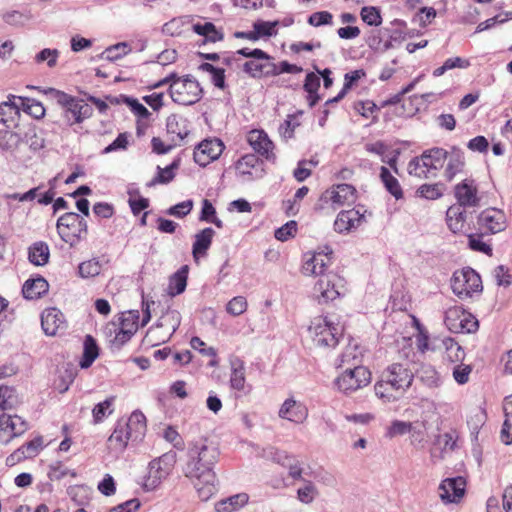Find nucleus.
I'll list each match as a JSON object with an SVG mask.
<instances>
[{
    "instance_id": "nucleus-1",
    "label": "nucleus",
    "mask_w": 512,
    "mask_h": 512,
    "mask_svg": "<svg viewBox=\"0 0 512 512\" xmlns=\"http://www.w3.org/2000/svg\"><path fill=\"white\" fill-rule=\"evenodd\" d=\"M218 454L217 448L209 444L207 439L192 441L188 445L183 473L190 479L202 501L209 500L217 491L213 468Z\"/></svg>"
},
{
    "instance_id": "nucleus-2",
    "label": "nucleus",
    "mask_w": 512,
    "mask_h": 512,
    "mask_svg": "<svg viewBox=\"0 0 512 512\" xmlns=\"http://www.w3.org/2000/svg\"><path fill=\"white\" fill-rule=\"evenodd\" d=\"M414 375L401 363H393L385 368L376 383L374 392L383 403L400 400L412 385Z\"/></svg>"
},
{
    "instance_id": "nucleus-3",
    "label": "nucleus",
    "mask_w": 512,
    "mask_h": 512,
    "mask_svg": "<svg viewBox=\"0 0 512 512\" xmlns=\"http://www.w3.org/2000/svg\"><path fill=\"white\" fill-rule=\"evenodd\" d=\"M146 418L142 412L134 411L127 421H118L108 439L109 447L122 452L129 440L138 441L145 435Z\"/></svg>"
},
{
    "instance_id": "nucleus-4",
    "label": "nucleus",
    "mask_w": 512,
    "mask_h": 512,
    "mask_svg": "<svg viewBox=\"0 0 512 512\" xmlns=\"http://www.w3.org/2000/svg\"><path fill=\"white\" fill-rule=\"evenodd\" d=\"M170 83V96L172 100L181 105H192L202 98L203 90L199 82L192 76L176 77L174 74L153 85L158 88Z\"/></svg>"
},
{
    "instance_id": "nucleus-5",
    "label": "nucleus",
    "mask_w": 512,
    "mask_h": 512,
    "mask_svg": "<svg viewBox=\"0 0 512 512\" xmlns=\"http://www.w3.org/2000/svg\"><path fill=\"white\" fill-rule=\"evenodd\" d=\"M46 94L52 95V97L56 99L57 103L61 106L63 121L68 126L82 123L93 114L92 107L83 99L73 97L54 88L46 90Z\"/></svg>"
},
{
    "instance_id": "nucleus-6",
    "label": "nucleus",
    "mask_w": 512,
    "mask_h": 512,
    "mask_svg": "<svg viewBox=\"0 0 512 512\" xmlns=\"http://www.w3.org/2000/svg\"><path fill=\"white\" fill-rule=\"evenodd\" d=\"M308 332L316 346L335 347L343 333V326L332 316L319 315L311 320Z\"/></svg>"
},
{
    "instance_id": "nucleus-7",
    "label": "nucleus",
    "mask_w": 512,
    "mask_h": 512,
    "mask_svg": "<svg viewBox=\"0 0 512 512\" xmlns=\"http://www.w3.org/2000/svg\"><path fill=\"white\" fill-rule=\"evenodd\" d=\"M57 231L61 239L73 247L86 236L87 223L79 214L67 212L58 219Z\"/></svg>"
},
{
    "instance_id": "nucleus-8",
    "label": "nucleus",
    "mask_w": 512,
    "mask_h": 512,
    "mask_svg": "<svg viewBox=\"0 0 512 512\" xmlns=\"http://www.w3.org/2000/svg\"><path fill=\"white\" fill-rule=\"evenodd\" d=\"M451 288L459 298L465 299L472 297L475 293H480L483 286L479 274L472 268L466 267L454 272Z\"/></svg>"
},
{
    "instance_id": "nucleus-9",
    "label": "nucleus",
    "mask_w": 512,
    "mask_h": 512,
    "mask_svg": "<svg viewBox=\"0 0 512 512\" xmlns=\"http://www.w3.org/2000/svg\"><path fill=\"white\" fill-rule=\"evenodd\" d=\"M371 381V373L364 366L346 367L334 380L336 388L345 394L355 392Z\"/></svg>"
},
{
    "instance_id": "nucleus-10",
    "label": "nucleus",
    "mask_w": 512,
    "mask_h": 512,
    "mask_svg": "<svg viewBox=\"0 0 512 512\" xmlns=\"http://www.w3.org/2000/svg\"><path fill=\"white\" fill-rule=\"evenodd\" d=\"M176 463V453H165L150 462L148 474L145 480V487L149 490L156 488L166 479L173 470Z\"/></svg>"
},
{
    "instance_id": "nucleus-11",
    "label": "nucleus",
    "mask_w": 512,
    "mask_h": 512,
    "mask_svg": "<svg viewBox=\"0 0 512 512\" xmlns=\"http://www.w3.org/2000/svg\"><path fill=\"white\" fill-rule=\"evenodd\" d=\"M444 323L453 333H473L478 329V320L458 306L446 310Z\"/></svg>"
},
{
    "instance_id": "nucleus-12",
    "label": "nucleus",
    "mask_w": 512,
    "mask_h": 512,
    "mask_svg": "<svg viewBox=\"0 0 512 512\" xmlns=\"http://www.w3.org/2000/svg\"><path fill=\"white\" fill-rule=\"evenodd\" d=\"M343 279L333 272H328L314 285V295L319 303H327L343 294Z\"/></svg>"
},
{
    "instance_id": "nucleus-13",
    "label": "nucleus",
    "mask_w": 512,
    "mask_h": 512,
    "mask_svg": "<svg viewBox=\"0 0 512 512\" xmlns=\"http://www.w3.org/2000/svg\"><path fill=\"white\" fill-rule=\"evenodd\" d=\"M456 205L463 208H476L480 206L482 196L479 193L475 180L466 178L454 187Z\"/></svg>"
},
{
    "instance_id": "nucleus-14",
    "label": "nucleus",
    "mask_w": 512,
    "mask_h": 512,
    "mask_svg": "<svg viewBox=\"0 0 512 512\" xmlns=\"http://www.w3.org/2000/svg\"><path fill=\"white\" fill-rule=\"evenodd\" d=\"M28 429L27 422L18 415L0 412V443L7 444Z\"/></svg>"
},
{
    "instance_id": "nucleus-15",
    "label": "nucleus",
    "mask_w": 512,
    "mask_h": 512,
    "mask_svg": "<svg viewBox=\"0 0 512 512\" xmlns=\"http://www.w3.org/2000/svg\"><path fill=\"white\" fill-rule=\"evenodd\" d=\"M181 323V315L176 310H167L159 319L157 326L152 327L148 330L146 339L149 343L152 345H157V343L153 342V339L156 338V334L158 333V330L161 328H165L166 332L163 335L161 341H165L166 339H169L174 332L178 329L179 325Z\"/></svg>"
},
{
    "instance_id": "nucleus-16",
    "label": "nucleus",
    "mask_w": 512,
    "mask_h": 512,
    "mask_svg": "<svg viewBox=\"0 0 512 512\" xmlns=\"http://www.w3.org/2000/svg\"><path fill=\"white\" fill-rule=\"evenodd\" d=\"M478 225L481 229L495 234L505 230L507 219L505 213L497 208H487L478 216Z\"/></svg>"
},
{
    "instance_id": "nucleus-17",
    "label": "nucleus",
    "mask_w": 512,
    "mask_h": 512,
    "mask_svg": "<svg viewBox=\"0 0 512 512\" xmlns=\"http://www.w3.org/2000/svg\"><path fill=\"white\" fill-rule=\"evenodd\" d=\"M466 481L463 477L444 479L439 486V497L442 502L457 503L465 494Z\"/></svg>"
},
{
    "instance_id": "nucleus-18",
    "label": "nucleus",
    "mask_w": 512,
    "mask_h": 512,
    "mask_svg": "<svg viewBox=\"0 0 512 512\" xmlns=\"http://www.w3.org/2000/svg\"><path fill=\"white\" fill-rule=\"evenodd\" d=\"M224 145L219 139L204 140L194 150V160L200 166H206L216 160L223 152Z\"/></svg>"
},
{
    "instance_id": "nucleus-19",
    "label": "nucleus",
    "mask_w": 512,
    "mask_h": 512,
    "mask_svg": "<svg viewBox=\"0 0 512 512\" xmlns=\"http://www.w3.org/2000/svg\"><path fill=\"white\" fill-rule=\"evenodd\" d=\"M330 253L315 252L306 255V259L302 266V273L306 276L324 277L328 272L327 269L331 265Z\"/></svg>"
},
{
    "instance_id": "nucleus-20",
    "label": "nucleus",
    "mask_w": 512,
    "mask_h": 512,
    "mask_svg": "<svg viewBox=\"0 0 512 512\" xmlns=\"http://www.w3.org/2000/svg\"><path fill=\"white\" fill-rule=\"evenodd\" d=\"M323 199L336 206L350 205L356 201V189L350 184H338L328 189Z\"/></svg>"
},
{
    "instance_id": "nucleus-21",
    "label": "nucleus",
    "mask_w": 512,
    "mask_h": 512,
    "mask_svg": "<svg viewBox=\"0 0 512 512\" xmlns=\"http://www.w3.org/2000/svg\"><path fill=\"white\" fill-rule=\"evenodd\" d=\"M278 416L295 424H302L308 417V409L302 402L291 397L282 403Z\"/></svg>"
},
{
    "instance_id": "nucleus-22",
    "label": "nucleus",
    "mask_w": 512,
    "mask_h": 512,
    "mask_svg": "<svg viewBox=\"0 0 512 512\" xmlns=\"http://www.w3.org/2000/svg\"><path fill=\"white\" fill-rule=\"evenodd\" d=\"M41 326L46 335L55 336L58 332L65 330L66 320L59 309L51 307L42 312Z\"/></svg>"
},
{
    "instance_id": "nucleus-23",
    "label": "nucleus",
    "mask_w": 512,
    "mask_h": 512,
    "mask_svg": "<svg viewBox=\"0 0 512 512\" xmlns=\"http://www.w3.org/2000/svg\"><path fill=\"white\" fill-rule=\"evenodd\" d=\"M247 141L252 149L266 159L274 158V144L263 130H251L247 134Z\"/></svg>"
},
{
    "instance_id": "nucleus-24",
    "label": "nucleus",
    "mask_w": 512,
    "mask_h": 512,
    "mask_svg": "<svg viewBox=\"0 0 512 512\" xmlns=\"http://www.w3.org/2000/svg\"><path fill=\"white\" fill-rule=\"evenodd\" d=\"M365 220L359 210L350 209L341 211L334 222V229L338 233L350 232L358 228Z\"/></svg>"
},
{
    "instance_id": "nucleus-25",
    "label": "nucleus",
    "mask_w": 512,
    "mask_h": 512,
    "mask_svg": "<svg viewBox=\"0 0 512 512\" xmlns=\"http://www.w3.org/2000/svg\"><path fill=\"white\" fill-rule=\"evenodd\" d=\"M214 235L215 231L210 227L204 228L195 235V240L192 246V255L196 262L200 257L206 256L207 251L212 244Z\"/></svg>"
},
{
    "instance_id": "nucleus-26",
    "label": "nucleus",
    "mask_w": 512,
    "mask_h": 512,
    "mask_svg": "<svg viewBox=\"0 0 512 512\" xmlns=\"http://www.w3.org/2000/svg\"><path fill=\"white\" fill-rule=\"evenodd\" d=\"M43 440L41 437L35 438L26 443L7 458L8 465H14L16 462L36 456L42 448Z\"/></svg>"
},
{
    "instance_id": "nucleus-27",
    "label": "nucleus",
    "mask_w": 512,
    "mask_h": 512,
    "mask_svg": "<svg viewBox=\"0 0 512 512\" xmlns=\"http://www.w3.org/2000/svg\"><path fill=\"white\" fill-rule=\"evenodd\" d=\"M421 155L423 157V161L427 162V167L430 169L432 176H435L436 171L443 168L448 158V152L439 147L426 150Z\"/></svg>"
},
{
    "instance_id": "nucleus-28",
    "label": "nucleus",
    "mask_w": 512,
    "mask_h": 512,
    "mask_svg": "<svg viewBox=\"0 0 512 512\" xmlns=\"http://www.w3.org/2000/svg\"><path fill=\"white\" fill-rule=\"evenodd\" d=\"M230 386L232 389L237 391H243L245 388V363L239 357H233L230 359Z\"/></svg>"
},
{
    "instance_id": "nucleus-29",
    "label": "nucleus",
    "mask_w": 512,
    "mask_h": 512,
    "mask_svg": "<svg viewBox=\"0 0 512 512\" xmlns=\"http://www.w3.org/2000/svg\"><path fill=\"white\" fill-rule=\"evenodd\" d=\"M362 366L361 352L356 343H349L336 360L337 368Z\"/></svg>"
},
{
    "instance_id": "nucleus-30",
    "label": "nucleus",
    "mask_w": 512,
    "mask_h": 512,
    "mask_svg": "<svg viewBox=\"0 0 512 512\" xmlns=\"http://www.w3.org/2000/svg\"><path fill=\"white\" fill-rule=\"evenodd\" d=\"M258 166V158L253 154H247L237 162L236 169L241 175L248 176V179H252L259 178L262 175V169Z\"/></svg>"
},
{
    "instance_id": "nucleus-31",
    "label": "nucleus",
    "mask_w": 512,
    "mask_h": 512,
    "mask_svg": "<svg viewBox=\"0 0 512 512\" xmlns=\"http://www.w3.org/2000/svg\"><path fill=\"white\" fill-rule=\"evenodd\" d=\"M446 221L453 233L462 232L466 223L465 208L456 204L450 206L446 212Z\"/></svg>"
},
{
    "instance_id": "nucleus-32",
    "label": "nucleus",
    "mask_w": 512,
    "mask_h": 512,
    "mask_svg": "<svg viewBox=\"0 0 512 512\" xmlns=\"http://www.w3.org/2000/svg\"><path fill=\"white\" fill-rule=\"evenodd\" d=\"M48 282L42 278L29 279L27 280L22 288L23 296L26 299H37L48 291Z\"/></svg>"
},
{
    "instance_id": "nucleus-33",
    "label": "nucleus",
    "mask_w": 512,
    "mask_h": 512,
    "mask_svg": "<svg viewBox=\"0 0 512 512\" xmlns=\"http://www.w3.org/2000/svg\"><path fill=\"white\" fill-rule=\"evenodd\" d=\"M447 160L444 176L447 181H452L463 170L465 164L464 155L461 151L454 149L451 153H448Z\"/></svg>"
},
{
    "instance_id": "nucleus-34",
    "label": "nucleus",
    "mask_w": 512,
    "mask_h": 512,
    "mask_svg": "<svg viewBox=\"0 0 512 512\" xmlns=\"http://www.w3.org/2000/svg\"><path fill=\"white\" fill-rule=\"evenodd\" d=\"M248 500V494L239 493L217 502L215 509L217 512H235L243 507Z\"/></svg>"
},
{
    "instance_id": "nucleus-35",
    "label": "nucleus",
    "mask_w": 512,
    "mask_h": 512,
    "mask_svg": "<svg viewBox=\"0 0 512 512\" xmlns=\"http://www.w3.org/2000/svg\"><path fill=\"white\" fill-rule=\"evenodd\" d=\"M50 256L49 246L43 241L35 242L29 248V261L36 266L45 265Z\"/></svg>"
},
{
    "instance_id": "nucleus-36",
    "label": "nucleus",
    "mask_w": 512,
    "mask_h": 512,
    "mask_svg": "<svg viewBox=\"0 0 512 512\" xmlns=\"http://www.w3.org/2000/svg\"><path fill=\"white\" fill-rule=\"evenodd\" d=\"M20 403L19 396L13 387L1 385L0 386V412L12 410Z\"/></svg>"
},
{
    "instance_id": "nucleus-37",
    "label": "nucleus",
    "mask_w": 512,
    "mask_h": 512,
    "mask_svg": "<svg viewBox=\"0 0 512 512\" xmlns=\"http://www.w3.org/2000/svg\"><path fill=\"white\" fill-rule=\"evenodd\" d=\"M187 267L184 266L169 279L168 294L176 296L183 293L187 286Z\"/></svg>"
},
{
    "instance_id": "nucleus-38",
    "label": "nucleus",
    "mask_w": 512,
    "mask_h": 512,
    "mask_svg": "<svg viewBox=\"0 0 512 512\" xmlns=\"http://www.w3.org/2000/svg\"><path fill=\"white\" fill-rule=\"evenodd\" d=\"M99 355V349L95 339L91 335H87L84 340V351L80 361V367L89 368Z\"/></svg>"
},
{
    "instance_id": "nucleus-39",
    "label": "nucleus",
    "mask_w": 512,
    "mask_h": 512,
    "mask_svg": "<svg viewBox=\"0 0 512 512\" xmlns=\"http://www.w3.org/2000/svg\"><path fill=\"white\" fill-rule=\"evenodd\" d=\"M269 61L270 59L251 58V60L244 62L242 67L248 75L256 78L270 70L271 63Z\"/></svg>"
},
{
    "instance_id": "nucleus-40",
    "label": "nucleus",
    "mask_w": 512,
    "mask_h": 512,
    "mask_svg": "<svg viewBox=\"0 0 512 512\" xmlns=\"http://www.w3.org/2000/svg\"><path fill=\"white\" fill-rule=\"evenodd\" d=\"M193 31L198 35L204 36L205 41L218 42L223 39V33L218 31L215 25L211 22H205L203 24L197 23L193 25Z\"/></svg>"
},
{
    "instance_id": "nucleus-41",
    "label": "nucleus",
    "mask_w": 512,
    "mask_h": 512,
    "mask_svg": "<svg viewBox=\"0 0 512 512\" xmlns=\"http://www.w3.org/2000/svg\"><path fill=\"white\" fill-rule=\"evenodd\" d=\"M380 178L387 191L391 193L396 199L403 197V192L398 180L385 166H382L380 169Z\"/></svg>"
},
{
    "instance_id": "nucleus-42",
    "label": "nucleus",
    "mask_w": 512,
    "mask_h": 512,
    "mask_svg": "<svg viewBox=\"0 0 512 512\" xmlns=\"http://www.w3.org/2000/svg\"><path fill=\"white\" fill-rule=\"evenodd\" d=\"M366 73L363 69H358L351 71L349 73H346L344 76V85L342 90L339 92V94L326 101V105H329L331 103L338 102L341 100L347 93V91L353 86L354 83H356L359 79L365 77Z\"/></svg>"
},
{
    "instance_id": "nucleus-43",
    "label": "nucleus",
    "mask_w": 512,
    "mask_h": 512,
    "mask_svg": "<svg viewBox=\"0 0 512 512\" xmlns=\"http://www.w3.org/2000/svg\"><path fill=\"white\" fill-rule=\"evenodd\" d=\"M179 167V160H174L169 166L165 168H161L160 166L157 167L158 174L155 178H153L149 183L148 186H154L156 184H168L171 182L174 177V170H176Z\"/></svg>"
},
{
    "instance_id": "nucleus-44",
    "label": "nucleus",
    "mask_w": 512,
    "mask_h": 512,
    "mask_svg": "<svg viewBox=\"0 0 512 512\" xmlns=\"http://www.w3.org/2000/svg\"><path fill=\"white\" fill-rule=\"evenodd\" d=\"M443 346L445 347L446 359L452 363L461 362L464 360L465 352L463 348L452 338H446L443 340Z\"/></svg>"
},
{
    "instance_id": "nucleus-45",
    "label": "nucleus",
    "mask_w": 512,
    "mask_h": 512,
    "mask_svg": "<svg viewBox=\"0 0 512 512\" xmlns=\"http://www.w3.org/2000/svg\"><path fill=\"white\" fill-rule=\"evenodd\" d=\"M185 121L176 115L167 118L166 128L169 134L175 135L178 140H183L188 135Z\"/></svg>"
},
{
    "instance_id": "nucleus-46",
    "label": "nucleus",
    "mask_w": 512,
    "mask_h": 512,
    "mask_svg": "<svg viewBox=\"0 0 512 512\" xmlns=\"http://www.w3.org/2000/svg\"><path fill=\"white\" fill-rule=\"evenodd\" d=\"M408 173L420 179L429 178L432 174L427 167V162L423 161L422 155L411 159L407 167Z\"/></svg>"
},
{
    "instance_id": "nucleus-47",
    "label": "nucleus",
    "mask_w": 512,
    "mask_h": 512,
    "mask_svg": "<svg viewBox=\"0 0 512 512\" xmlns=\"http://www.w3.org/2000/svg\"><path fill=\"white\" fill-rule=\"evenodd\" d=\"M444 190L445 187L441 183L423 184L417 189L416 194L421 198L436 200L443 196Z\"/></svg>"
},
{
    "instance_id": "nucleus-48",
    "label": "nucleus",
    "mask_w": 512,
    "mask_h": 512,
    "mask_svg": "<svg viewBox=\"0 0 512 512\" xmlns=\"http://www.w3.org/2000/svg\"><path fill=\"white\" fill-rule=\"evenodd\" d=\"M12 99H16V97L11 96L8 101L0 104V123L6 124L13 121L15 116L19 114L18 105Z\"/></svg>"
},
{
    "instance_id": "nucleus-49",
    "label": "nucleus",
    "mask_w": 512,
    "mask_h": 512,
    "mask_svg": "<svg viewBox=\"0 0 512 512\" xmlns=\"http://www.w3.org/2000/svg\"><path fill=\"white\" fill-rule=\"evenodd\" d=\"M139 327V311L130 310L123 312L120 317V328L135 334Z\"/></svg>"
},
{
    "instance_id": "nucleus-50",
    "label": "nucleus",
    "mask_w": 512,
    "mask_h": 512,
    "mask_svg": "<svg viewBox=\"0 0 512 512\" xmlns=\"http://www.w3.org/2000/svg\"><path fill=\"white\" fill-rule=\"evenodd\" d=\"M102 265L97 258L84 261L78 266V274L82 278H91L100 274Z\"/></svg>"
},
{
    "instance_id": "nucleus-51",
    "label": "nucleus",
    "mask_w": 512,
    "mask_h": 512,
    "mask_svg": "<svg viewBox=\"0 0 512 512\" xmlns=\"http://www.w3.org/2000/svg\"><path fill=\"white\" fill-rule=\"evenodd\" d=\"M59 54L57 49L44 48L35 55L34 61L37 64L47 62L49 68H54L57 65Z\"/></svg>"
},
{
    "instance_id": "nucleus-52",
    "label": "nucleus",
    "mask_w": 512,
    "mask_h": 512,
    "mask_svg": "<svg viewBox=\"0 0 512 512\" xmlns=\"http://www.w3.org/2000/svg\"><path fill=\"white\" fill-rule=\"evenodd\" d=\"M114 397L107 398L103 402L98 403L92 410L95 423L101 422L107 415L113 412L112 405Z\"/></svg>"
},
{
    "instance_id": "nucleus-53",
    "label": "nucleus",
    "mask_w": 512,
    "mask_h": 512,
    "mask_svg": "<svg viewBox=\"0 0 512 512\" xmlns=\"http://www.w3.org/2000/svg\"><path fill=\"white\" fill-rule=\"evenodd\" d=\"M199 69L211 74L212 82L216 87L221 88V89H223L225 87V75H224L223 69L216 68L210 63L201 64L199 66Z\"/></svg>"
},
{
    "instance_id": "nucleus-54",
    "label": "nucleus",
    "mask_w": 512,
    "mask_h": 512,
    "mask_svg": "<svg viewBox=\"0 0 512 512\" xmlns=\"http://www.w3.org/2000/svg\"><path fill=\"white\" fill-rule=\"evenodd\" d=\"M361 19L370 26H379L382 23L380 11L373 6H365L360 11Z\"/></svg>"
},
{
    "instance_id": "nucleus-55",
    "label": "nucleus",
    "mask_w": 512,
    "mask_h": 512,
    "mask_svg": "<svg viewBox=\"0 0 512 512\" xmlns=\"http://www.w3.org/2000/svg\"><path fill=\"white\" fill-rule=\"evenodd\" d=\"M20 141L18 134L8 130L0 129V148L2 150H9L17 147Z\"/></svg>"
},
{
    "instance_id": "nucleus-56",
    "label": "nucleus",
    "mask_w": 512,
    "mask_h": 512,
    "mask_svg": "<svg viewBox=\"0 0 512 512\" xmlns=\"http://www.w3.org/2000/svg\"><path fill=\"white\" fill-rule=\"evenodd\" d=\"M248 307V303L243 296L233 297L226 305V311L232 316L243 314Z\"/></svg>"
},
{
    "instance_id": "nucleus-57",
    "label": "nucleus",
    "mask_w": 512,
    "mask_h": 512,
    "mask_svg": "<svg viewBox=\"0 0 512 512\" xmlns=\"http://www.w3.org/2000/svg\"><path fill=\"white\" fill-rule=\"evenodd\" d=\"M413 429V424L410 422L394 420L387 430V436L390 438L396 436H402L411 432Z\"/></svg>"
},
{
    "instance_id": "nucleus-58",
    "label": "nucleus",
    "mask_w": 512,
    "mask_h": 512,
    "mask_svg": "<svg viewBox=\"0 0 512 512\" xmlns=\"http://www.w3.org/2000/svg\"><path fill=\"white\" fill-rule=\"evenodd\" d=\"M316 495V486L311 481H304V486L297 491V498L305 504L311 503Z\"/></svg>"
},
{
    "instance_id": "nucleus-59",
    "label": "nucleus",
    "mask_w": 512,
    "mask_h": 512,
    "mask_svg": "<svg viewBox=\"0 0 512 512\" xmlns=\"http://www.w3.org/2000/svg\"><path fill=\"white\" fill-rule=\"evenodd\" d=\"M18 99L21 101L23 106H25V111L34 118L40 119L45 115V108L40 102L34 99H27L26 102H24V99L21 97Z\"/></svg>"
},
{
    "instance_id": "nucleus-60",
    "label": "nucleus",
    "mask_w": 512,
    "mask_h": 512,
    "mask_svg": "<svg viewBox=\"0 0 512 512\" xmlns=\"http://www.w3.org/2000/svg\"><path fill=\"white\" fill-rule=\"evenodd\" d=\"M193 201L192 200H185L183 202H180L174 206H171L167 211L166 214L170 216H174L177 218H183L186 215H188L192 208H193Z\"/></svg>"
},
{
    "instance_id": "nucleus-61",
    "label": "nucleus",
    "mask_w": 512,
    "mask_h": 512,
    "mask_svg": "<svg viewBox=\"0 0 512 512\" xmlns=\"http://www.w3.org/2000/svg\"><path fill=\"white\" fill-rule=\"evenodd\" d=\"M300 72H302L301 67L294 64H290L287 61H282L279 63V65L271 63L270 70L266 71L267 74L272 73L273 75H279L281 73L298 74Z\"/></svg>"
},
{
    "instance_id": "nucleus-62",
    "label": "nucleus",
    "mask_w": 512,
    "mask_h": 512,
    "mask_svg": "<svg viewBox=\"0 0 512 512\" xmlns=\"http://www.w3.org/2000/svg\"><path fill=\"white\" fill-rule=\"evenodd\" d=\"M3 20L5 23L13 26H22L28 20H30V16L25 15L24 13L12 10L3 14Z\"/></svg>"
},
{
    "instance_id": "nucleus-63",
    "label": "nucleus",
    "mask_w": 512,
    "mask_h": 512,
    "mask_svg": "<svg viewBox=\"0 0 512 512\" xmlns=\"http://www.w3.org/2000/svg\"><path fill=\"white\" fill-rule=\"evenodd\" d=\"M128 51V45L122 42L107 48L104 51L103 55L106 59L115 61L120 59L122 56L126 55Z\"/></svg>"
},
{
    "instance_id": "nucleus-64",
    "label": "nucleus",
    "mask_w": 512,
    "mask_h": 512,
    "mask_svg": "<svg viewBox=\"0 0 512 512\" xmlns=\"http://www.w3.org/2000/svg\"><path fill=\"white\" fill-rule=\"evenodd\" d=\"M492 275L496 284L499 286H509L512 282V276L509 274L508 268H506L504 265L495 267Z\"/></svg>"
}]
</instances>
